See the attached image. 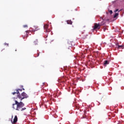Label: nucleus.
Listing matches in <instances>:
<instances>
[{
	"mask_svg": "<svg viewBox=\"0 0 124 124\" xmlns=\"http://www.w3.org/2000/svg\"><path fill=\"white\" fill-rule=\"evenodd\" d=\"M15 103L13 104V108L16 111H24L27 108H23L25 106V104L22 102H18L17 100L15 101Z\"/></svg>",
	"mask_w": 124,
	"mask_h": 124,
	"instance_id": "1",
	"label": "nucleus"
},
{
	"mask_svg": "<svg viewBox=\"0 0 124 124\" xmlns=\"http://www.w3.org/2000/svg\"><path fill=\"white\" fill-rule=\"evenodd\" d=\"M17 98H19V99H20V101H22L23 99H25V98H28L29 97V96L27 93H25V92H23L21 93L20 95V94L17 95Z\"/></svg>",
	"mask_w": 124,
	"mask_h": 124,
	"instance_id": "2",
	"label": "nucleus"
},
{
	"mask_svg": "<svg viewBox=\"0 0 124 124\" xmlns=\"http://www.w3.org/2000/svg\"><path fill=\"white\" fill-rule=\"evenodd\" d=\"M44 30L46 32H49L51 31V29L49 27V25L45 24L44 26Z\"/></svg>",
	"mask_w": 124,
	"mask_h": 124,
	"instance_id": "3",
	"label": "nucleus"
},
{
	"mask_svg": "<svg viewBox=\"0 0 124 124\" xmlns=\"http://www.w3.org/2000/svg\"><path fill=\"white\" fill-rule=\"evenodd\" d=\"M100 24L99 23H94V27H93V30H96V29H98V30H99L100 29Z\"/></svg>",
	"mask_w": 124,
	"mask_h": 124,
	"instance_id": "4",
	"label": "nucleus"
},
{
	"mask_svg": "<svg viewBox=\"0 0 124 124\" xmlns=\"http://www.w3.org/2000/svg\"><path fill=\"white\" fill-rule=\"evenodd\" d=\"M19 91L20 92H22V91H23V89H17L16 90V92H13L12 93V94L14 95V94H16V93H17V94H20V93L19 92Z\"/></svg>",
	"mask_w": 124,
	"mask_h": 124,
	"instance_id": "5",
	"label": "nucleus"
},
{
	"mask_svg": "<svg viewBox=\"0 0 124 124\" xmlns=\"http://www.w3.org/2000/svg\"><path fill=\"white\" fill-rule=\"evenodd\" d=\"M17 121H18V117H17V115H16L15 116L13 122H12V120H11V122L13 124H16V123H17Z\"/></svg>",
	"mask_w": 124,
	"mask_h": 124,
	"instance_id": "6",
	"label": "nucleus"
},
{
	"mask_svg": "<svg viewBox=\"0 0 124 124\" xmlns=\"http://www.w3.org/2000/svg\"><path fill=\"white\" fill-rule=\"evenodd\" d=\"M39 28L36 26H34L33 27L32 31H39Z\"/></svg>",
	"mask_w": 124,
	"mask_h": 124,
	"instance_id": "7",
	"label": "nucleus"
},
{
	"mask_svg": "<svg viewBox=\"0 0 124 124\" xmlns=\"http://www.w3.org/2000/svg\"><path fill=\"white\" fill-rule=\"evenodd\" d=\"M101 19L102 20V21L101 22V23H99L100 26H103V25H104L105 24V21H104L103 18H102Z\"/></svg>",
	"mask_w": 124,
	"mask_h": 124,
	"instance_id": "8",
	"label": "nucleus"
},
{
	"mask_svg": "<svg viewBox=\"0 0 124 124\" xmlns=\"http://www.w3.org/2000/svg\"><path fill=\"white\" fill-rule=\"evenodd\" d=\"M26 35L22 36V37H23V39H25V37H28V33L29 32V31H26Z\"/></svg>",
	"mask_w": 124,
	"mask_h": 124,
	"instance_id": "9",
	"label": "nucleus"
},
{
	"mask_svg": "<svg viewBox=\"0 0 124 124\" xmlns=\"http://www.w3.org/2000/svg\"><path fill=\"white\" fill-rule=\"evenodd\" d=\"M34 45H37L38 44V40L36 39L33 41Z\"/></svg>",
	"mask_w": 124,
	"mask_h": 124,
	"instance_id": "10",
	"label": "nucleus"
},
{
	"mask_svg": "<svg viewBox=\"0 0 124 124\" xmlns=\"http://www.w3.org/2000/svg\"><path fill=\"white\" fill-rule=\"evenodd\" d=\"M67 24H68V25H72V21L67 20Z\"/></svg>",
	"mask_w": 124,
	"mask_h": 124,
	"instance_id": "11",
	"label": "nucleus"
},
{
	"mask_svg": "<svg viewBox=\"0 0 124 124\" xmlns=\"http://www.w3.org/2000/svg\"><path fill=\"white\" fill-rule=\"evenodd\" d=\"M109 62H108V61L106 60L104 62V64H108Z\"/></svg>",
	"mask_w": 124,
	"mask_h": 124,
	"instance_id": "12",
	"label": "nucleus"
},
{
	"mask_svg": "<svg viewBox=\"0 0 124 124\" xmlns=\"http://www.w3.org/2000/svg\"><path fill=\"white\" fill-rule=\"evenodd\" d=\"M119 16V13H115V14L114 16V18H116L117 16Z\"/></svg>",
	"mask_w": 124,
	"mask_h": 124,
	"instance_id": "13",
	"label": "nucleus"
},
{
	"mask_svg": "<svg viewBox=\"0 0 124 124\" xmlns=\"http://www.w3.org/2000/svg\"><path fill=\"white\" fill-rule=\"evenodd\" d=\"M123 47H124L123 46H117V48H118V49H120V48H122V49H123Z\"/></svg>",
	"mask_w": 124,
	"mask_h": 124,
	"instance_id": "14",
	"label": "nucleus"
},
{
	"mask_svg": "<svg viewBox=\"0 0 124 124\" xmlns=\"http://www.w3.org/2000/svg\"><path fill=\"white\" fill-rule=\"evenodd\" d=\"M106 30H107V28L106 27H104V31H106Z\"/></svg>",
	"mask_w": 124,
	"mask_h": 124,
	"instance_id": "15",
	"label": "nucleus"
},
{
	"mask_svg": "<svg viewBox=\"0 0 124 124\" xmlns=\"http://www.w3.org/2000/svg\"><path fill=\"white\" fill-rule=\"evenodd\" d=\"M23 28H28V25H23Z\"/></svg>",
	"mask_w": 124,
	"mask_h": 124,
	"instance_id": "16",
	"label": "nucleus"
},
{
	"mask_svg": "<svg viewBox=\"0 0 124 124\" xmlns=\"http://www.w3.org/2000/svg\"><path fill=\"white\" fill-rule=\"evenodd\" d=\"M109 12V13H110V14H112V13H113V11H112V10H110Z\"/></svg>",
	"mask_w": 124,
	"mask_h": 124,
	"instance_id": "17",
	"label": "nucleus"
},
{
	"mask_svg": "<svg viewBox=\"0 0 124 124\" xmlns=\"http://www.w3.org/2000/svg\"><path fill=\"white\" fill-rule=\"evenodd\" d=\"M117 11H119L118 9H117L115 11H114V12H117Z\"/></svg>",
	"mask_w": 124,
	"mask_h": 124,
	"instance_id": "18",
	"label": "nucleus"
},
{
	"mask_svg": "<svg viewBox=\"0 0 124 124\" xmlns=\"http://www.w3.org/2000/svg\"><path fill=\"white\" fill-rule=\"evenodd\" d=\"M4 45H6L7 46H9V44H6V43H4Z\"/></svg>",
	"mask_w": 124,
	"mask_h": 124,
	"instance_id": "19",
	"label": "nucleus"
},
{
	"mask_svg": "<svg viewBox=\"0 0 124 124\" xmlns=\"http://www.w3.org/2000/svg\"><path fill=\"white\" fill-rule=\"evenodd\" d=\"M85 118L86 117H85L84 116H82V117H81V119H85Z\"/></svg>",
	"mask_w": 124,
	"mask_h": 124,
	"instance_id": "20",
	"label": "nucleus"
},
{
	"mask_svg": "<svg viewBox=\"0 0 124 124\" xmlns=\"http://www.w3.org/2000/svg\"><path fill=\"white\" fill-rule=\"evenodd\" d=\"M39 56V53H38L37 57H38Z\"/></svg>",
	"mask_w": 124,
	"mask_h": 124,
	"instance_id": "21",
	"label": "nucleus"
},
{
	"mask_svg": "<svg viewBox=\"0 0 124 124\" xmlns=\"http://www.w3.org/2000/svg\"><path fill=\"white\" fill-rule=\"evenodd\" d=\"M13 115L12 116V119H13Z\"/></svg>",
	"mask_w": 124,
	"mask_h": 124,
	"instance_id": "22",
	"label": "nucleus"
},
{
	"mask_svg": "<svg viewBox=\"0 0 124 124\" xmlns=\"http://www.w3.org/2000/svg\"><path fill=\"white\" fill-rule=\"evenodd\" d=\"M22 90H23V91H25V89L23 88Z\"/></svg>",
	"mask_w": 124,
	"mask_h": 124,
	"instance_id": "23",
	"label": "nucleus"
},
{
	"mask_svg": "<svg viewBox=\"0 0 124 124\" xmlns=\"http://www.w3.org/2000/svg\"><path fill=\"white\" fill-rule=\"evenodd\" d=\"M76 11H77V9H76Z\"/></svg>",
	"mask_w": 124,
	"mask_h": 124,
	"instance_id": "24",
	"label": "nucleus"
}]
</instances>
